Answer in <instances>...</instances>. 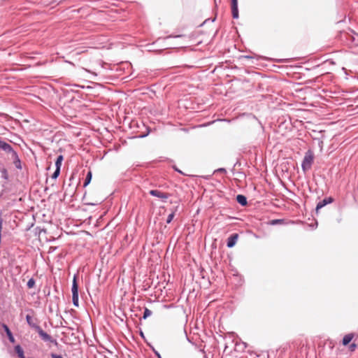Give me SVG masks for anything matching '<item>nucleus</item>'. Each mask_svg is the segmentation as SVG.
I'll list each match as a JSON object with an SVG mask.
<instances>
[{"label":"nucleus","instance_id":"1","mask_svg":"<svg viewBox=\"0 0 358 358\" xmlns=\"http://www.w3.org/2000/svg\"><path fill=\"white\" fill-rule=\"evenodd\" d=\"M313 162V155L312 152H308L303 160L301 166L304 171H307L311 167L312 163Z\"/></svg>","mask_w":358,"mask_h":358},{"label":"nucleus","instance_id":"2","mask_svg":"<svg viewBox=\"0 0 358 358\" xmlns=\"http://www.w3.org/2000/svg\"><path fill=\"white\" fill-rule=\"evenodd\" d=\"M231 13L234 18L238 17V0H231Z\"/></svg>","mask_w":358,"mask_h":358},{"label":"nucleus","instance_id":"3","mask_svg":"<svg viewBox=\"0 0 358 358\" xmlns=\"http://www.w3.org/2000/svg\"><path fill=\"white\" fill-rule=\"evenodd\" d=\"M36 330H37L39 336L41 337V338L43 341L52 342V337L49 334H48L46 332H45L40 327H37Z\"/></svg>","mask_w":358,"mask_h":358},{"label":"nucleus","instance_id":"4","mask_svg":"<svg viewBox=\"0 0 358 358\" xmlns=\"http://www.w3.org/2000/svg\"><path fill=\"white\" fill-rule=\"evenodd\" d=\"M238 234H233L232 235H231L227 239V247L228 248L234 247L236 245V243L238 241Z\"/></svg>","mask_w":358,"mask_h":358},{"label":"nucleus","instance_id":"5","mask_svg":"<svg viewBox=\"0 0 358 358\" xmlns=\"http://www.w3.org/2000/svg\"><path fill=\"white\" fill-rule=\"evenodd\" d=\"M150 194L152 195V196H156V197H158V198H160V199H167L168 198V194H165V193H163L159 190H157V189H152V190H150Z\"/></svg>","mask_w":358,"mask_h":358},{"label":"nucleus","instance_id":"6","mask_svg":"<svg viewBox=\"0 0 358 358\" xmlns=\"http://www.w3.org/2000/svg\"><path fill=\"white\" fill-rule=\"evenodd\" d=\"M332 202L331 198H327L323 199L322 201H320L316 207V212L317 213L320 209L323 208L324 206H326L327 203H330Z\"/></svg>","mask_w":358,"mask_h":358},{"label":"nucleus","instance_id":"7","mask_svg":"<svg viewBox=\"0 0 358 358\" xmlns=\"http://www.w3.org/2000/svg\"><path fill=\"white\" fill-rule=\"evenodd\" d=\"M3 328L4 329L8 337V339L9 341L11 342V343H14L15 342V338L11 333V331H10L9 328L8 327L7 325L6 324H3Z\"/></svg>","mask_w":358,"mask_h":358},{"label":"nucleus","instance_id":"8","mask_svg":"<svg viewBox=\"0 0 358 358\" xmlns=\"http://www.w3.org/2000/svg\"><path fill=\"white\" fill-rule=\"evenodd\" d=\"M72 295L78 294V286L76 282V277L74 276L72 285Z\"/></svg>","mask_w":358,"mask_h":358},{"label":"nucleus","instance_id":"9","mask_svg":"<svg viewBox=\"0 0 358 358\" xmlns=\"http://www.w3.org/2000/svg\"><path fill=\"white\" fill-rule=\"evenodd\" d=\"M26 320H27V323L29 324V325L36 329H37V327H39V326H38L34 322V320L32 318V317L29 315H27L26 316Z\"/></svg>","mask_w":358,"mask_h":358},{"label":"nucleus","instance_id":"10","mask_svg":"<svg viewBox=\"0 0 358 358\" xmlns=\"http://www.w3.org/2000/svg\"><path fill=\"white\" fill-rule=\"evenodd\" d=\"M236 201L238 203H240L242 206H245L247 204V199L246 197L243 195L238 194L236 196Z\"/></svg>","mask_w":358,"mask_h":358},{"label":"nucleus","instance_id":"11","mask_svg":"<svg viewBox=\"0 0 358 358\" xmlns=\"http://www.w3.org/2000/svg\"><path fill=\"white\" fill-rule=\"evenodd\" d=\"M352 338H353L352 334H348L345 335L343 339V345H347L348 344H349L350 343V341H352Z\"/></svg>","mask_w":358,"mask_h":358},{"label":"nucleus","instance_id":"12","mask_svg":"<svg viewBox=\"0 0 358 358\" xmlns=\"http://www.w3.org/2000/svg\"><path fill=\"white\" fill-rule=\"evenodd\" d=\"M0 148L6 152L12 151L11 146L3 141H0Z\"/></svg>","mask_w":358,"mask_h":358},{"label":"nucleus","instance_id":"13","mask_svg":"<svg viewBox=\"0 0 358 358\" xmlns=\"http://www.w3.org/2000/svg\"><path fill=\"white\" fill-rule=\"evenodd\" d=\"M15 351L20 358H25L24 355V351L20 345H17L15 347Z\"/></svg>","mask_w":358,"mask_h":358},{"label":"nucleus","instance_id":"14","mask_svg":"<svg viewBox=\"0 0 358 358\" xmlns=\"http://www.w3.org/2000/svg\"><path fill=\"white\" fill-rule=\"evenodd\" d=\"M63 159H64V158H63L62 155H59L57 157V160L55 162L56 168H57V169H60L61 168Z\"/></svg>","mask_w":358,"mask_h":358},{"label":"nucleus","instance_id":"15","mask_svg":"<svg viewBox=\"0 0 358 358\" xmlns=\"http://www.w3.org/2000/svg\"><path fill=\"white\" fill-rule=\"evenodd\" d=\"M92 180V172L89 171L86 176L85 180L84 182V187L88 185Z\"/></svg>","mask_w":358,"mask_h":358},{"label":"nucleus","instance_id":"16","mask_svg":"<svg viewBox=\"0 0 358 358\" xmlns=\"http://www.w3.org/2000/svg\"><path fill=\"white\" fill-rule=\"evenodd\" d=\"M73 303L75 306H78V294L72 295Z\"/></svg>","mask_w":358,"mask_h":358},{"label":"nucleus","instance_id":"17","mask_svg":"<svg viewBox=\"0 0 358 358\" xmlns=\"http://www.w3.org/2000/svg\"><path fill=\"white\" fill-rule=\"evenodd\" d=\"M152 315V311L150 310L148 308H145L143 313V318L146 319L147 317H150Z\"/></svg>","mask_w":358,"mask_h":358},{"label":"nucleus","instance_id":"18","mask_svg":"<svg viewBox=\"0 0 358 358\" xmlns=\"http://www.w3.org/2000/svg\"><path fill=\"white\" fill-rule=\"evenodd\" d=\"M35 285V281L34 279L31 278L27 282V287L29 288H32Z\"/></svg>","mask_w":358,"mask_h":358},{"label":"nucleus","instance_id":"19","mask_svg":"<svg viewBox=\"0 0 358 358\" xmlns=\"http://www.w3.org/2000/svg\"><path fill=\"white\" fill-rule=\"evenodd\" d=\"M59 173H60V169L56 168V170L54 172V173L52 174V178L53 179H56L59 176Z\"/></svg>","mask_w":358,"mask_h":358},{"label":"nucleus","instance_id":"20","mask_svg":"<svg viewBox=\"0 0 358 358\" xmlns=\"http://www.w3.org/2000/svg\"><path fill=\"white\" fill-rule=\"evenodd\" d=\"M173 217H174V213H171V214L168 216L167 220H166V222H167L168 224H169V223H170V222L172 221V220L173 219Z\"/></svg>","mask_w":358,"mask_h":358},{"label":"nucleus","instance_id":"21","mask_svg":"<svg viewBox=\"0 0 358 358\" xmlns=\"http://www.w3.org/2000/svg\"><path fill=\"white\" fill-rule=\"evenodd\" d=\"M356 348H357L356 344L352 343V344H350V345L349 347V349H350V351L352 352V351H354L355 350Z\"/></svg>","mask_w":358,"mask_h":358},{"label":"nucleus","instance_id":"22","mask_svg":"<svg viewBox=\"0 0 358 358\" xmlns=\"http://www.w3.org/2000/svg\"><path fill=\"white\" fill-rule=\"evenodd\" d=\"M15 164L17 169H21L20 162L19 159H17L16 162H15Z\"/></svg>","mask_w":358,"mask_h":358},{"label":"nucleus","instance_id":"23","mask_svg":"<svg viewBox=\"0 0 358 358\" xmlns=\"http://www.w3.org/2000/svg\"><path fill=\"white\" fill-rule=\"evenodd\" d=\"M51 357L52 358H63L62 355H56L54 353L51 354Z\"/></svg>","mask_w":358,"mask_h":358},{"label":"nucleus","instance_id":"24","mask_svg":"<svg viewBox=\"0 0 358 358\" xmlns=\"http://www.w3.org/2000/svg\"><path fill=\"white\" fill-rule=\"evenodd\" d=\"M2 173H3V177H4L5 178H6L7 172H6V170L5 169H2Z\"/></svg>","mask_w":358,"mask_h":358},{"label":"nucleus","instance_id":"25","mask_svg":"<svg viewBox=\"0 0 358 358\" xmlns=\"http://www.w3.org/2000/svg\"><path fill=\"white\" fill-rule=\"evenodd\" d=\"M357 37H358V35H357Z\"/></svg>","mask_w":358,"mask_h":358}]
</instances>
